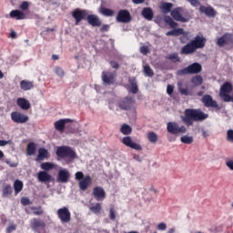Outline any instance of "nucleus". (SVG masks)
<instances>
[{"label":"nucleus","mask_w":233,"mask_h":233,"mask_svg":"<svg viewBox=\"0 0 233 233\" xmlns=\"http://www.w3.org/2000/svg\"><path fill=\"white\" fill-rule=\"evenodd\" d=\"M71 15L73 19H75V25L76 26L81 21H85L86 19L91 26L99 27L103 25L101 18H99L97 15H88V11L85 9L76 8L71 13Z\"/></svg>","instance_id":"nucleus-1"},{"label":"nucleus","mask_w":233,"mask_h":233,"mask_svg":"<svg viewBox=\"0 0 233 233\" xmlns=\"http://www.w3.org/2000/svg\"><path fill=\"white\" fill-rule=\"evenodd\" d=\"M184 115L185 116L182 117V121L187 127H192L194 121L201 122L208 118V114L201 111V109L187 108L185 109Z\"/></svg>","instance_id":"nucleus-2"},{"label":"nucleus","mask_w":233,"mask_h":233,"mask_svg":"<svg viewBox=\"0 0 233 233\" xmlns=\"http://www.w3.org/2000/svg\"><path fill=\"white\" fill-rule=\"evenodd\" d=\"M205 45H207V38L202 35H198L189 43L182 46L180 54L185 56H190L195 52H198V50L205 48Z\"/></svg>","instance_id":"nucleus-3"},{"label":"nucleus","mask_w":233,"mask_h":233,"mask_svg":"<svg viewBox=\"0 0 233 233\" xmlns=\"http://www.w3.org/2000/svg\"><path fill=\"white\" fill-rule=\"evenodd\" d=\"M118 107L120 110H133L136 112V99L132 96H125L118 100Z\"/></svg>","instance_id":"nucleus-4"},{"label":"nucleus","mask_w":233,"mask_h":233,"mask_svg":"<svg viewBox=\"0 0 233 233\" xmlns=\"http://www.w3.org/2000/svg\"><path fill=\"white\" fill-rule=\"evenodd\" d=\"M56 154L57 157H61V159H65V157H68L69 159H76V157H77L76 151H74V149L68 146L58 147L56 148Z\"/></svg>","instance_id":"nucleus-5"},{"label":"nucleus","mask_w":233,"mask_h":233,"mask_svg":"<svg viewBox=\"0 0 233 233\" xmlns=\"http://www.w3.org/2000/svg\"><path fill=\"white\" fill-rule=\"evenodd\" d=\"M203 70L201 64L195 62L186 68L180 69L177 72V76H187L188 74H199Z\"/></svg>","instance_id":"nucleus-6"},{"label":"nucleus","mask_w":233,"mask_h":233,"mask_svg":"<svg viewBox=\"0 0 233 233\" xmlns=\"http://www.w3.org/2000/svg\"><path fill=\"white\" fill-rule=\"evenodd\" d=\"M56 216L60 219L61 223H70L72 219V214L70 209L66 207H63L56 211Z\"/></svg>","instance_id":"nucleus-7"},{"label":"nucleus","mask_w":233,"mask_h":233,"mask_svg":"<svg viewBox=\"0 0 233 233\" xmlns=\"http://www.w3.org/2000/svg\"><path fill=\"white\" fill-rule=\"evenodd\" d=\"M167 132L169 134H173L174 136H177V134H187V127L182 126L179 127V125L176 122L167 123Z\"/></svg>","instance_id":"nucleus-8"},{"label":"nucleus","mask_w":233,"mask_h":233,"mask_svg":"<svg viewBox=\"0 0 233 233\" xmlns=\"http://www.w3.org/2000/svg\"><path fill=\"white\" fill-rule=\"evenodd\" d=\"M190 33L188 32H185L183 30V28H177V29H173L171 31H168L166 33V35H174L175 37H177L179 35H182L180 37V42L185 44L187 43V41H188V35Z\"/></svg>","instance_id":"nucleus-9"},{"label":"nucleus","mask_w":233,"mask_h":233,"mask_svg":"<svg viewBox=\"0 0 233 233\" xmlns=\"http://www.w3.org/2000/svg\"><path fill=\"white\" fill-rule=\"evenodd\" d=\"M30 228L34 232L41 233V230L46 228V223L40 218H33L30 220Z\"/></svg>","instance_id":"nucleus-10"},{"label":"nucleus","mask_w":233,"mask_h":233,"mask_svg":"<svg viewBox=\"0 0 233 233\" xmlns=\"http://www.w3.org/2000/svg\"><path fill=\"white\" fill-rule=\"evenodd\" d=\"M116 23H130L132 21V16L130 12L127 9H121L116 17Z\"/></svg>","instance_id":"nucleus-11"},{"label":"nucleus","mask_w":233,"mask_h":233,"mask_svg":"<svg viewBox=\"0 0 233 233\" xmlns=\"http://www.w3.org/2000/svg\"><path fill=\"white\" fill-rule=\"evenodd\" d=\"M11 119L14 123L23 125V123L28 122L30 117H28V116H26L21 112L14 111L11 113Z\"/></svg>","instance_id":"nucleus-12"},{"label":"nucleus","mask_w":233,"mask_h":233,"mask_svg":"<svg viewBox=\"0 0 233 233\" xmlns=\"http://www.w3.org/2000/svg\"><path fill=\"white\" fill-rule=\"evenodd\" d=\"M92 196L96 201H104L106 198V192L103 187H96L93 188Z\"/></svg>","instance_id":"nucleus-13"},{"label":"nucleus","mask_w":233,"mask_h":233,"mask_svg":"<svg viewBox=\"0 0 233 233\" xmlns=\"http://www.w3.org/2000/svg\"><path fill=\"white\" fill-rule=\"evenodd\" d=\"M122 143L123 145H125L126 147H128L129 148H132L133 150H137V151L143 150V147H141V145L132 141L131 137H124L122 139Z\"/></svg>","instance_id":"nucleus-14"},{"label":"nucleus","mask_w":233,"mask_h":233,"mask_svg":"<svg viewBox=\"0 0 233 233\" xmlns=\"http://www.w3.org/2000/svg\"><path fill=\"white\" fill-rule=\"evenodd\" d=\"M232 43H233V35L228 33L225 34L224 35H222L217 40V45L220 48H223L225 45H230Z\"/></svg>","instance_id":"nucleus-15"},{"label":"nucleus","mask_w":233,"mask_h":233,"mask_svg":"<svg viewBox=\"0 0 233 233\" xmlns=\"http://www.w3.org/2000/svg\"><path fill=\"white\" fill-rule=\"evenodd\" d=\"M202 103L207 108H219V105H218V102L210 95H205L202 97Z\"/></svg>","instance_id":"nucleus-16"},{"label":"nucleus","mask_w":233,"mask_h":233,"mask_svg":"<svg viewBox=\"0 0 233 233\" xmlns=\"http://www.w3.org/2000/svg\"><path fill=\"white\" fill-rule=\"evenodd\" d=\"M183 12V8L177 7L171 11V16L175 21H179L180 23H188V18H185L183 15H181V13Z\"/></svg>","instance_id":"nucleus-17"},{"label":"nucleus","mask_w":233,"mask_h":233,"mask_svg":"<svg viewBox=\"0 0 233 233\" xmlns=\"http://www.w3.org/2000/svg\"><path fill=\"white\" fill-rule=\"evenodd\" d=\"M102 81L105 85H114L116 83V75L112 72H102Z\"/></svg>","instance_id":"nucleus-18"},{"label":"nucleus","mask_w":233,"mask_h":233,"mask_svg":"<svg viewBox=\"0 0 233 233\" xmlns=\"http://www.w3.org/2000/svg\"><path fill=\"white\" fill-rule=\"evenodd\" d=\"M199 12L200 14H205L207 17H216V15H218V12L216 11V9H214V7L210 5L208 6L200 5Z\"/></svg>","instance_id":"nucleus-19"},{"label":"nucleus","mask_w":233,"mask_h":233,"mask_svg":"<svg viewBox=\"0 0 233 233\" xmlns=\"http://www.w3.org/2000/svg\"><path fill=\"white\" fill-rule=\"evenodd\" d=\"M56 179L58 183H68V180L70 179V172L66 169L59 170Z\"/></svg>","instance_id":"nucleus-20"},{"label":"nucleus","mask_w":233,"mask_h":233,"mask_svg":"<svg viewBox=\"0 0 233 233\" xmlns=\"http://www.w3.org/2000/svg\"><path fill=\"white\" fill-rule=\"evenodd\" d=\"M66 123H72V119L70 118H65V119H59L56 122H55V128L57 130V132H65V125Z\"/></svg>","instance_id":"nucleus-21"},{"label":"nucleus","mask_w":233,"mask_h":233,"mask_svg":"<svg viewBox=\"0 0 233 233\" xmlns=\"http://www.w3.org/2000/svg\"><path fill=\"white\" fill-rule=\"evenodd\" d=\"M14 194V187L11 184L4 183L2 186V198H9Z\"/></svg>","instance_id":"nucleus-22"},{"label":"nucleus","mask_w":233,"mask_h":233,"mask_svg":"<svg viewBox=\"0 0 233 233\" xmlns=\"http://www.w3.org/2000/svg\"><path fill=\"white\" fill-rule=\"evenodd\" d=\"M9 17H11V19H16V21H22L23 19H26V15L20 10H12L9 14Z\"/></svg>","instance_id":"nucleus-23"},{"label":"nucleus","mask_w":233,"mask_h":233,"mask_svg":"<svg viewBox=\"0 0 233 233\" xmlns=\"http://www.w3.org/2000/svg\"><path fill=\"white\" fill-rule=\"evenodd\" d=\"M48 157H50V153H48V150L45 147H40L38 149V155L35 161H45V159H48Z\"/></svg>","instance_id":"nucleus-24"},{"label":"nucleus","mask_w":233,"mask_h":233,"mask_svg":"<svg viewBox=\"0 0 233 233\" xmlns=\"http://www.w3.org/2000/svg\"><path fill=\"white\" fill-rule=\"evenodd\" d=\"M92 184V177L90 176H86L83 180H81L78 183V187L80 188V190H86V188H88V187H90V185Z\"/></svg>","instance_id":"nucleus-25"},{"label":"nucleus","mask_w":233,"mask_h":233,"mask_svg":"<svg viewBox=\"0 0 233 233\" xmlns=\"http://www.w3.org/2000/svg\"><path fill=\"white\" fill-rule=\"evenodd\" d=\"M37 179L40 183H48L52 180V175L48 174L46 171H40L37 173Z\"/></svg>","instance_id":"nucleus-26"},{"label":"nucleus","mask_w":233,"mask_h":233,"mask_svg":"<svg viewBox=\"0 0 233 233\" xmlns=\"http://www.w3.org/2000/svg\"><path fill=\"white\" fill-rule=\"evenodd\" d=\"M16 105H17V106H20V108L22 110H29V108L31 106L30 102L27 99L23 98V97L17 98Z\"/></svg>","instance_id":"nucleus-27"},{"label":"nucleus","mask_w":233,"mask_h":233,"mask_svg":"<svg viewBox=\"0 0 233 233\" xmlns=\"http://www.w3.org/2000/svg\"><path fill=\"white\" fill-rule=\"evenodd\" d=\"M174 5L172 3L164 2L160 5L159 8L162 14H170Z\"/></svg>","instance_id":"nucleus-28"},{"label":"nucleus","mask_w":233,"mask_h":233,"mask_svg":"<svg viewBox=\"0 0 233 233\" xmlns=\"http://www.w3.org/2000/svg\"><path fill=\"white\" fill-rule=\"evenodd\" d=\"M20 88L25 92L32 90V88H34V82L28 80H22L20 82Z\"/></svg>","instance_id":"nucleus-29"},{"label":"nucleus","mask_w":233,"mask_h":233,"mask_svg":"<svg viewBox=\"0 0 233 233\" xmlns=\"http://www.w3.org/2000/svg\"><path fill=\"white\" fill-rule=\"evenodd\" d=\"M128 83L131 85L130 91L132 94H137V92H139V87L137 86V80L136 77H129Z\"/></svg>","instance_id":"nucleus-30"},{"label":"nucleus","mask_w":233,"mask_h":233,"mask_svg":"<svg viewBox=\"0 0 233 233\" xmlns=\"http://www.w3.org/2000/svg\"><path fill=\"white\" fill-rule=\"evenodd\" d=\"M142 15L147 21H152L154 19V11L150 7H146L142 10Z\"/></svg>","instance_id":"nucleus-31"},{"label":"nucleus","mask_w":233,"mask_h":233,"mask_svg":"<svg viewBox=\"0 0 233 233\" xmlns=\"http://www.w3.org/2000/svg\"><path fill=\"white\" fill-rule=\"evenodd\" d=\"M14 190H15V196H17L22 190L25 185L23 184V181L16 179L14 182Z\"/></svg>","instance_id":"nucleus-32"},{"label":"nucleus","mask_w":233,"mask_h":233,"mask_svg":"<svg viewBox=\"0 0 233 233\" xmlns=\"http://www.w3.org/2000/svg\"><path fill=\"white\" fill-rule=\"evenodd\" d=\"M99 13L106 17H112L114 15V10L101 6L99 8Z\"/></svg>","instance_id":"nucleus-33"},{"label":"nucleus","mask_w":233,"mask_h":233,"mask_svg":"<svg viewBox=\"0 0 233 233\" xmlns=\"http://www.w3.org/2000/svg\"><path fill=\"white\" fill-rule=\"evenodd\" d=\"M120 132L123 136H130V134H132V127L127 124H123Z\"/></svg>","instance_id":"nucleus-34"},{"label":"nucleus","mask_w":233,"mask_h":233,"mask_svg":"<svg viewBox=\"0 0 233 233\" xmlns=\"http://www.w3.org/2000/svg\"><path fill=\"white\" fill-rule=\"evenodd\" d=\"M147 139L149 143H153V145H156L158 139L157 134H156V132L154 131L147 133Z\"/></svg>","instance_id":"nucleus-35"},{"label":"nucleus","mask_w":233,"mask_h":233,"mask_svg":"<svg viewBox=\"0 0 233 233\" xmlns=\"http://www.w3.org/2000/svg\"><path fill=\"white\" fill-rule=\"evenodd\" d=\"M26 154L27 156H34L35 154V143L30 142L27 144Z\"/></svg>","instance_id":"nucleus-36"},{"label":"nucleus","mask_w":233,"mask_h":233,"mask_svg":"<svg viewBox=\"0 0 233 233\" xmlns=\"http://www.w3.org/2000/svg\"><path fill=\"white\" fill-rule=\"evenodd\" d=\"M102 208H103V206L101 205V203H96L95 205H93L89 208V210L93 214H99L101 212Z\"/></svg>","instance_id":"nucleus-37"},{"label":"nucleus","mask_w":233,"mask_h":233,"mask_svg":"<svg viewBox=\"0 0 233 233\" xmlns=\"http://www.w3.org/2000/svg\"><path fill=\"white\" fill-rule=\"evenodd\" d=\"M166 59H168L171 63H179L181 58H179V55L177 53H173L166 56Z\"/></svg>","instance_id":"nucleus-38"},{"label":"nucleus","mask_w":233,"mask_h":233,"mask_svg":"<svg viewBox=\"0 0 233 233\" xmlns=\"http://www.w3.org/2000/svg\"><path fill=\"white\" fill-rule=\"evenodd\" d=\"M178 92H180L181 96H192V92L188 90V88L183 87V84L178 83Z\"/></svg>","instance_id":"nucleus-39"},{"label":"nucleus","mask_w":233,"mask_h":233,"mask_svg":"<svg viewBox=\"0 0 233 233\" xmlns=\"http://www.w3.org/2000/svg\"><path fill=\"white\" fill-rule=\"evenodd\" d=\"M191 83L195 85V86H199L203 85V77L201 76H195L191 78Z\"/></svg>","instance_id":"nucleus-40"},{"label":"nucleus","mask_w":233,"mask_h":233,"mask_svg":"<svg viewBox=\"0 0 233 233\" xmlns=\"http://www.w3.org/2000/svg\"><path fill=\"white\" fill-rule=\"evenodd\" d=\"M181 143H184V145H192L194 143V137H188V136H183L180 137Z\"/></svg>","instance_id":"nucleus-41"},{"label":"nucleus","mask_w":233,"mask_h":233,"mask_svg":"<svg viewBox=\"0 0 233 233\" xmlns=\"http://www.w3.org/2000/svg\"><path fill=\"white\" fill-rule=\"evenodd\" d=\"M144 74L147 77H154V70L148 65L144 66Z\"/></svg>","instance_id":"nucleus-42"},{"label":"nucleus","mask_w":233,"mask_h":233,"mask_svg":"<svg viewBox=\"0 0 233 233\" xmlns=\"http://www.w3.org/2000/svg\"><path fill=\"white\" fill-rule=\"evenodd\" d=\"M164 21L169 25L171 28H176L177 26V23L174 21V19H172L170 16H165Z\"/></svg>","instance_id":"nucleus-43"},{"label":"nucleus","mask_w":233,"mask_h":233,"mask_svg":"<svg viewBox=\"0 0 233 233\" xmlns=\"http://www.w3.org/2000/svg\"><path fill=\"white\" fill-rule=\"evenodd\" d=\"M31 210H33V214L35 216H43V214H45V211L43 210V208L41 207H39V208L33 207V208H31Z\"/></svg>","instance_id":"nucleus-44"},{"label":"nucleus","mask_w":233,"mask_h":233,"mask_svg":"<svg viewBox=\"0 0 233 233\" xmlns=\"http://www.w3.org/2000/svg\"><path fill=\"white\" fill-rule=\"evenodd\" d=\"M42 170H52L54 168V165L50 162H44L41 164Z\"/></svg>","instance_id":"nucleus-45"},{"label":"nucleus","mask_w":233,"mask_h":233,"mask_svg":"<svg viewBox=\"0 0 233 233\" xmlns=\"http://www.w3.org/2000/svg\"><path fill=\"white\" fill-rule=\"evenodd\" d=\"M227 141H229V143H233V130L228 129L227 131Z\"/></svg>","instance_id":"nucleus-46"},{"label":"nucleus","mask_w":233,"mask_h":233,"mask_svg":"<svg viewBox=\"0 0 233 233\" xmlns=\"http://www.w3.org/2000/svg\"><path fill=\"white\" fill-rule=\"evenodd\" d=\"M109 219H111V221H115L116 219V209H114V208H110L109 209Z\"/></svg>","instance_id":"nucleus-47"},{"label":"nucleus","mask_w":233,"mask_h":233,"mask_svg":"<svg viewBox=\"0 0 233 233\" xmlns=\"http://www.w3.org/2000/svg\"><path fill=\"white\" fill-rule=\"evenodd\" d=\"M55 73L56 76H59V77H63V76H65V71L59 66L55 68Z\"/></svg>","instance_id":"nucleus-48"},{"label":"nucleus","mask_w":233,"mask_h":233,"mask_svg":"<svg viewBox=\"0 0 233 233\" xmlns=\"http://www.w3.org/2000/svg\"><path fill=\"white\" fill-rule=\"evenodd\" d=\"M20 10H28V8H30V4L26 1L22 2V4L20 5Z\"/></svg>","instance_id":"nucleus-49"},{"label":"nucleus","mask_w":233,"mask_h":233,"mask_svg":"<svg viewBox=\"0 0 233 233\" xmlns=\"http://www.w3.org/2000/svg\"><path fill=\"white\" fill-rule=\"evenodd\" d=\"M85 178V175L83 174V172L78 171L76 173V179H77L78 181H81V179L83 180Z\"/></svg>","instance_id":"nucleus-50"},{"label":"nucleus","mask_w":233,"mask_h":233,"mask_svg":"<svg viewBox=\"0 0 233 233\" xmlns=\"http://www.w3.org/2000/svg\"><path fill=\"white\" fill-rule=\"evenodd\" d=\"M188 4L191 5V6H199L200 3L199 0H187Z\"/></svg>","instance_id":"nucleus-51"},{"label":"nucleus","mask_w":233,"mask_h":233,"mask_svg":"<svg viewBox=\"0 0 233 233\" xmlns=\"http://www.w3.org/2000/svg\"><path fill=\"white\" fill-rule=\"evenodd\" d=\"M140 53L143 54L144 56H147V54H148V46H142L140 47Z\"/></svg>","instance_id":"nucleus-52"},{"label":"nucleus","mask_w":233,"mask_h":233,"mask_svg":"<svg viewBox=\"0 0 233 233\" xmlns=\"http://www.w3.org/2000/svg\"><path fill=\"white\" fill-rule=\"evenodd\" d=\"M167 93L168 94V96H172V94H174V86L167 85Z\"/></svg>","instance_id":"nucleus-53"},{"label":"nucleus","mask_w":233,"mask_h":233,"mask_svg":"<svg viewBox=\"0 0 233 233\" xmlns=\"http://www.w3.org/2000/svg\"><path fill=\"white\" fill-rule=\"evenodd\" d=\"M157 230H167V224L161 222L157 226Z\"/></svg>","instance_id":"nucleus-54"},{"label":"nucleus","mask_w":233,"mask_h":233,"mask_svg":"<svg viewBox=\"0 0 233 233\" xmlns=\"http://www.w3.org/2000/svg\"><path fill=\"white\" fill-rule=\"evenodd\" d=\"M108 30H110V25H103L100 27V32H102V33L108 32Z\"/></svg>","instance_id":"nucleus-55"},{"label":"nucleus","mask_w":233,"mask_h":233,"mask_svg":"<svg viewBox=\"0 0 233 233\" xmlns=\"http://www.w3.org/2000/svg\"><path fill=\"white\" fill-rule=\"evenodd\" d=\"M21 203L24 206L30 205V199L28 198H21Z\"/></svg>","instance_id":"nucleus-56"},{"label":"nucleus","mask_w":233,"mask_h":233,"mask_svg":"<svg viewBox=\"0 0 233 233\" xmlns=\"http://www.w3.org/2000/svg\"><path fill=\"white\" fill-rule=\"evenodd\" d=\"M110 66L115 68L116 70H117V68H119V63L116 62V61H110L109 62Z\"/></svg>","instance_id":"nucleus-57"},{"label":"nucleus","mask_w":233,"mask_h":233,"mask_svg":"<svg viewBox=\"0 0 233 233\" xmlns=\"http://www.w3.org/2000/svg\"><path fill=\"white\" fill-rule=\"evenodd\" d=\"M14 230H15V225H11V226L7 227V228H6L7 233H12V232H14Z\"/></svg>","instance_id":"nucleus-58"},{"label":"nucleus","mask_w":233,"mask_h":233,"mask_svg":"<svg viewBox=\"0 0 233 233\" xmlns=\"http://www.w3.org/2000/svg\"><path fill=\"white\" fill-rule=\"evenodd\" d=\"M10 140H0V147H6V145H10Z\"/></svg>","instance_id":"nucleus-59"},{"label":"nucleus","mask_w":233,"mask_h":233,"mask_svg":"<svg viewBox=\"0 0 233 233\" xmlns=\"http://www.w3.org/2000/svg\"><path fill=\"white\" fill-rule=\"evenodd\" d=\"M226 167H228V168H229L230 170H233V161L232 160L227 161Z\"/></svg>","instance_id":"nucleus-60"},{"label":"nucleus","mask_w":233,"mask_h":233,"mask_svg":"<svg viewBox=\"0 0 233 233\" xmlns=\"http://www.w3.org/2000/svg\"><path fill=\"white\" fill-rule=\"evenodd\" d=\"M10 37L11 39H17V33H15V31H12L10 33Z\"/></svg>","instance_id":"nucleus-61"},{"label":"nucleus","mask_w":233,"mask_h":233,"mask_svg":"<svg viewBox=\"0 0 233 233\" xmlns=\"http://www.w3.org/2000/svg\"><path fill=\"white\" fill-rule=\"evenodd\" d=\"M134 5H143L145 3V0H132Z\"/></svg>","instance_id":"nucleus-62"},{"label":"nucleus","mask_w":233,"mask_h":233,"mask_svg":"<svg viewBox=\"0 0 233 233\" xmlns=\"http://www.w3.org/2000/svg\"><path fill=\"white\" fill-rule=\"evenodd\" d=\"M7 165H9V167H12L13 168H15V167H17V163H14V162H10V161H6Z\"/></svg>","instance_id":"nucleus-63"},{"label":"nucleus","mask_w":233,"mask_h":233,"mask_svg":"<svg viewBox=\"0 0 233 233\" xmlns=\"http://www.w3.org/2000/svg\"><path fill=\"white\" fill-rule=\"evenodd\" d=\"M174 232H176V228H171L167 230V233H174Z\"/></svg>","instance_id":"nucleus-64"}]
</instances>
